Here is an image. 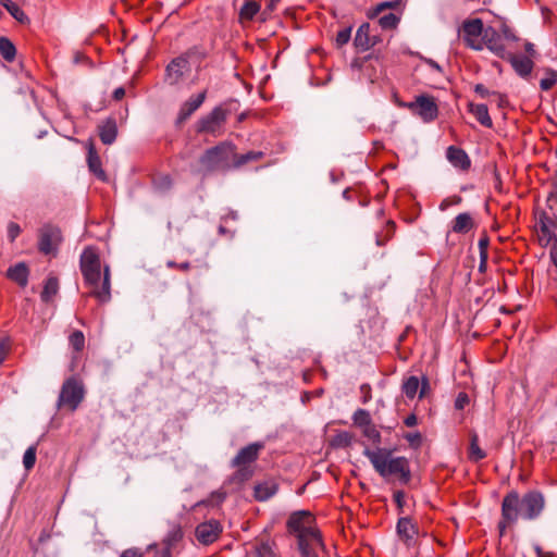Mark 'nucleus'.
Here are the masks:
<instances>
[{
    "instance_id": "nucleus-12",
    "label": "nucleus",
    "mask_w": 557,
    "mask_h": 557,
    "mask_svg": "<svg viewBox=\"0 0 557 557\" xmlns=\"http://www.w3.org/2000/svg\"><path fill=\"white\" fill-rule=\"evenodd\" d=\"M539 242L541 246L547 247L552 243L557 244L555 234L556 220L546 212H541L537 220Z\"/></svg>"
},
{
    "instance_id": "nucleus-28",
    "label": "nucleus",
    "mask_w": 557,
    "mask_h": 557,
    "mask_svg": "<svg viewBox=\"0 0 557 557\" xmlns=\"http://www.w3.org/2000/svg\"><path fill=\"white\" fill-rule=\"evenodd\" d=\"M469 436L468 459L471 462H479L486 457V453L480 447L479 436L475 432H471Z\"/></svg>"
},
{
    "instance_id": "nucleus-17",
    "label": "nucleus",
    "mask_w": 557,
    "mask_h": 557,
    "mask_svg": "<svg viewBox=\"0 0 557 557\" xmlns=\"http://www.w3.org/2000/svg\"><path fill=\"white\" fill-rule=\"evenodd\" d=\"M188 70V60L180 57L171 61L166 66V81L171 84H177Z\"/></svg>"
},
{
    "instance_id": "nucleus-45",
    "label": "nucleus",
    "mask_w": 557,
    "mask_h": 557,
    "mask_svg": "<svg viewBox=\"0 0 557 557\" xmlns=\"http://www.w3.org/2000/svg\"><path fill=\"white\" fill-rule=\"evenodd\" d=\"M21 226L15 222H10L8 224V238L10 242H14L16 237L21 234Z\"/></svg>"
},
{
    "instance_id": "nucleus-11",
    "label": "nucleus",
    "mask_w": 557,
    "mask_h": 557,
    "mask_svg": "<svg viewBox=\"0 0 557 557\" xmlns=\"http://www.w3.org/2000/svg\"><path fill=\"white\" fill-rule=\"evenodd\" d=\"M222 531L223 527L220 521L211 519L196 527L195 536L200 544L208 546L220 537Z\"/></svg>"
},
{
    "instance_id": "nucleus-29",
    "label": "nucleus",
    "mask_w": 557,
    "mask_h": 557,
    "mask_svg": "<svg viewBox=\"0 0 557 557\" xmlns=\"http://www.w3.org/2000/svg\"><path fill=\"white\" fill-rule=\"evenodd\" d=\"M59 292V281L54 276H49L44 285L40 298L44 302L49 304Z\"/></svg>"
},
{
    "instance_id": "nucleus-42",
    "label": "nucleus",
    "mask_w": 557,
    "mask_h": 557,
    "mask_svg": "<svg viewBox=\"0 0 557 557\" xmlns=\"http://www.w3.org/2000/svg\"><path fill=\"white\" fill-rule=\"evenodd\" d=\"M404 438L414 448H418L422 443V435L418 431L405 434Z\"/></svg>"
},
{
    "instance_id": "nucleus-63",
    "label": "nucleus",
    "mask_w": 557,
    "mask_h": 557,
    "mask_svg": "<svg viewBox=\"0 0 557 557\" xmlns=\"http://www.w3.org/2000/svg\"><path fill=\"white\" fill-rule=\"evenodd\" d=\"M493 95H496V92H493ZM497 96L499 97V106H503L504 97L498 94H497Z\"/></svg>"
},
{
    "instance_id": "nucleus-34",
    "label": "nucleus",
    "mask_w": 557,
    "mask_h": 557,
    "mask_svg": "<svg viewBox=\"0 0 557 557\" xmlns=\"http://www.w3.org/2000/svg\"><path fill=\"white\" fill-rule=\"evenodd\" d=\"M153 187L161 191H168L172 187V178L168 174H158L153 177Z\"/></svg>"
},
{
    "instance_id": "nucleus-3",
    "label": "nucleus",
    "mask_w": 557,
    "mask_h": 557,
    "mask_svg": "<svg viewBox=\"0 0 557 557\" xmlns=\"http://www.w3.org/2000/svg\"><path fill=\"white\" fill-rule=\"evenodd\" d=\"M79 267L86 285L90 288L89 295L99 302L106 304L111 299V274L109 265L103 268V277L101 280V262L97 249L86 247L79 260Z\"/></svg>"
},
{
    "instance_id": "nucleus-6",
    "label": "nucleus",
    "mask_w": 557,
    "mask_h": 557,
    "mask_svg": "<svg viewBox=\"0 0 557 557\" xmlns=\"http://www.w3.org/2000/svg\"><path fill=\"white\" fill-rule=\"evenodd\" d=\"M230 113L231 111L225 106H216L208 114L198 120L196 124L197 133L213 136L221 135Z\"/></svg>"
},
{
    "instance_id": "nucleus-4",
    "label": "nucleus",
    "mask_w": 557,
    "mask_h": 557,
    "mask_svg": "<svg viewBox=\"0 0 557 557\" xmlns=\"http://www.w3.org/2000/svg\"><path fill=\"white\" fill-rule=\"evenodd\" d=\"M364 456L383 479L389 480L395 478L403 485L410 482V463L406 457H394L391 450L382 448L376 450L366 449Z\"/></svg>"
},
{
    "instance_id": "nucleus-44",
    "label": "nucleus",
    "mask_w": 557,
    "mask_h": 557,
    "mask_svg": "<svg viewBox=\"0 0 557 557\" xmlns=\"http://www.w3.org/2000/svg\"><path fill=\"white\" fill-rule=\"evenodd\" d=\"M462 201V198L458 195H455V196H451V197H448V198H445L441 203H440V210L441 211H445L447 210L450 206H457L459 205L460 202Z\"/></svg>"
},
{
    "instance_id": "nucleus-35",
    "label": "nucleus",
    "mask_w": 557,
    "mask_h": 557,
    "mask_svg": "<svg viewBox=\"0 0 557 557\" xmlns=\"http://www.w3.org/2000/svg\"><path fill=\"white\" fill-rule=\"evenodd\" d=\"M400 18L394 13H388L381 16L377 21L382 29H395Z\"/></svg>"
},
{
    "instance_id": "nucleus-47",
    "label": "nucleus",
    "mask_w": 557,
    "mask_h": 557,
    "mask_svg": "<svg viewBox=\"0 0 557 557\" xmlns=\"http://www.w3.org/2000/svg\"><path fill=\"white\" fill-rule=\"evenodd\" d=\"M334 442L341 446H348L351 442V436L349 433L343 432L336 435Z\"/></svg>"
},
{
    "instance_id": "nucleus-43",
    "label": "nucleus",
    "mask_w": 557,
    "mask_h": 557,
    "mask_svg": "<svg viewBox=\"0 0 557 557\" xmlns=\"http://www.w3.org/2000/svg\"><path fill=\"white\" fill-rule=\"evenodd\" d=\"M470 403V397L467 393L460 392L455 400V408L457 410H463Z\"/></svg>"
},
{
    "instance_id": "nucleus-58",
    "label": "nucleus",
    "mask_w": 557,
    "mask_h": 557,
    "mask_svg": "<svg viewBox=\"0 0 557 557\" xmlns=\"http://www.w3.org/2000/svg\"><path fill=\"white\" fill-rule=\"evenodd\" d=\"M487 244H488L487 238H482V239H480V240H479V247H480V249H481V256H482V257H483V253H484V252H483V251H484V249L487 247Z\"/></svg>"
},
{
    "instance_id": "nucleus-24",
    "label": "nucleus",
    "mask_w": 557,
    "mask_h": 557,
    "mask_svg": "<svg viewBox=\"0 0 557 557\" xmlns=\"http://www.w3.org/2000/svg\"><path fill=\"white\" fill-rule=\"evenodd\" d=\"M474 227V221L470 213H459L451 223V232L466 234Z\"/></svg>"
},
{
    "instance_id": "nucleus-18",
    "label": "nucleus",
    "mask_w": 557,
    "mask_h": 557,
    "mask_svg": "<svg viewBox=\"0 0 557 557\" xmlns=\"http://www.w3.org/2000/svg\"><path fill=\"white\" fill-rule=\"evenodd\" d=\"M446 158L447 160L454 165L455 168L467 171L471 166V161L467 152L456 146H449L446 151Z\"/></svg>"
},
{
    "instance_id": "nucleus-62",
    "label": "nucleus",
    "mask_w": 557,
    "mask_h": 557,
    "mask_svg": "<svg viewBox=\"0 0 557 557\" xmlns=\"http://www.w3.org/2000/svg\"><path fill=\"white\" fill-rule=\"evenodd\" d=\"M550 256H552L555 267L557 268V252H552Z\"/></svg>"
},
{
    "instance_id": "nucleus-49",
    "label": "nucleus",
    "mask_w": 557,
    "mask_h": 557,
    "mask_svg": "<svg viewBox=\"0 0 557 557\" xmlns=\"http://www.w3.org/2000/svg\"><path fill=\"white\" fill-rule=\"evenodd\" d=\"M120 557H144V553L137 547H132L123 550Z\"/></svg>"
},
{
    "instance_id": "nucleus-19",
    "label": "nucleus",
    "mask_w": 557,
    "mask_h": 557,
    "mask_svg": "<svg viewBox=\"0 0 557 557\" xmlns=\"http://www.w3.org/2000/svg\"><path fill=\"white\" fill-rule=\"evenodd\" d=\"M87 163L89 170L101 181H106V172L102 169L100 157L96 150L92 139L87 141Z\"/></svg>"
},
{
    "instance_id": "nucleus-8",
    "label": "nucleus",
    "mask_w": 557,
    "mask_h": 557,
    "mask_svg": "<svg viewBox=\"0 0 557 557\" xmlns=\"http://www.w3.org/2000/svg\"><path fill=\"white\" fill-rule=\"evenodd\" d=\"M62 242L61 230L54 225L46 224L39 230L38 249L44 255H55Z\"/></svg>"
},
{
    "instance_id": "nucleus-32",
    "label": "nucleus",
    "mask_w": 557,
    "mask_h": 557,
    "mask_svg": "<svg viewBox=\"0 0 557 557\" xmlns=\"http://www.w3.org/2000/svg\"><path fill=\"white\" fill-rule=\"evenodd\" d=\"M0 4L18 22L24 23L28 21L24 11L12 0H0Z\"/></svg>"
},
{
    "instance_id": "nucleus-53",
    "label": "nucleus",
    "mask_w": 557,
    "mask_h": 557,
    "mask_svg": "<svg viewBox=\"0 0 557 557\" xmlns=\"http://www.w3.org/2000/svg\"><path fill=\"white\" fill-rule=\"evenodd\" d=\"M474 91L482 98H486L491 95L490 90L482 84H476Z\"/></svg>"
},
{
    "instance_id": "nucleus-40",
    "label": "nucleus",
    "mask_w": 557,
    "mask_h": 557,
    "mask_svg": "<svg viewBox=\"0 0 557 557\" xmlns=\"http://www.w3.org/2000/svg\"><path fill=\"white\" fill-rule=\"evenodd\" d=\"M36 462V447L30 446L26 449L23 456V465L26 470H30Z\"/></svg>"
},
{
    "instance_id": "nucleus-15",
    "label": "nucleus",
    "mask_w": 557,
    "mask_h": 557,
    "mask_svg": "<svg viewBox=\"0 0 557 557\" xmlns=\"http://www.w3.org/2000/svg\"><path fill=\"white\" fill-rule=\"evenodd\" d=\"M263 448L261 443H252L243 447L232 460V466L242 468L250 465L258 459L260 450Z\"/></svg>"
},
{
    "instance_id": "nucleus-52",
    "label": "nucleus",
    "mask_w": 557,
    "mask_h": 557,
    "mask_svg": "<svg viewBox=\"0 0 557 557\" xmlns=\"http://www.w3.org/2000/svg\"><path fill=\"white\" fill-rule=\"evenodd\" d=\"M10 349V345L5 339L0 341V364L4 361L5 356Z\"/></svg>"
},
{
    "instance_id": "nucleus-39",
    "label": "nucleus",
    "mask_w": 557,
    "mask_h": 557,
    "mask_svg": "<svg viewBox=\"0 0 557 557\" xmlns=\"http://www.w3.org/2000/svg\"><path fill=\"white\" fill-rule=\"evenodd\" d=\"M362 433L372 443H381V434L373 423H370L369 425L364 426Z\"/></svg>"
},
{
    "instance_id": "nucleus-25",
    "label": "nucleus",
    "mask_w": 557,
    "mask_h": 557,
    "mask_svg": "<svg viewBox=\"0 0 557 557\" xmlns=\"http://www.w3.org/2000/svg\"><path fill=\"white\" fill-rule=\"evenodd\" d=\"M469 112L476 119V121L485 126L491 128L493 126V121L490 116L488 109L486 104L483 103H469Z\"/></svg>"
},
{
    "instance_id": "nucleus-7",
    "label": "nucleus",
    "mask_w": 557,
    "mask_h": 557,
    "mask_svg": "<svg viewBox=\"0 0 557 557\" xmlns=\"http://www.w3.org/2000/svg\"><path fill=\"white\" fill-rule=\"evenodd\" d=\"M84 398L83 385L74 377L67 379L61 388L58 405L74 411Z\"/></svg>"
},
{
    "instance_id": "nucleus-13",
    "label": "nucleus",
    "mask_w": 557,
    "mask_h": 557,
    "mask_svg": "<svg viewBox=\"0 0 557 557\" xmlns=\"http://www.w3.org/2000/svg\"><path fill=\"white\" fill-rule=\"evenodd\" d=\"M396 532L400 541L408 547L412 546L416 542L419 529L418 524L409 517H401L396 524Z\"/></svg>"
},
{
    "instance_id": "nucleus-59",
    "label": "nucleus",
    "mask_w": 557,
    "mask_h": 557,
    "mask_svg": "<svg viewBox=\"0 0 557 557\" xmlns=\"http://www.w3.org/2000/svg\"><path fill=\"white\" fill-rule=\"evenodd\" d=\"M83 60L87 61L88 59H87V57H85V54L77 52L75 54V59H74L75 63H79Z\"/></svg>"
},
{
    "instance_id": "nucleus-64",
    "label": "nucleus",
    "mask_w": 557,
    "mask_h": 557,
    "mask_svg": "<svg viewBox=\"0 0 557 557\" xmlns=\"http://www.w3.org/2000/svg\"><path fill=\"white\" fill-rule=\"evenodd\" d=\"M348 193H349V190H345V191H344V197H345V198H348Z\"/></svg>"
},
{
    "instance_id": "nucleus-31",
    "label": "nucleus",
    "mask_w": 557,
    "mask_h": 557,
    "mask_svg": "<svg viewBox=\"0 0 557 557\" xmlns=\"http://www.w3.org/2000/svg\"><path fill=\"white\" fill-rule=\"evenodd\" d=\"M260 11V4L257 1L247 0L239 11L242 21H251Z\"/></svg>"
},
{
    "instance_id": "nucleus-51",
    "label": "nucleus",
    "mask_w": 557,
    "mask_h": 557,
    "mask_svg": "<svg viewBox=\"0 0 557 557\" xmlns=\"http://www.w3.org/2000/svg\"><path fill=\"white\" fill-rule=\"evenodd\" d=\"M394 502L396 503L398 509L403 511V507L405 504V493L403 491H396L393 495Z\"/></svg>"
},
{
    "instance_id": "nucleus-21",
    "label": "nucleus",
    "mask_w": 557,
    "mask_h": 557,
    "mask_svg": "<svg viewBox=\"0 0 557 557\" xmlns=\"http://www.w3.org/2000/svg\"><path fill=\"white\" fill-rule=\"evenodd\" d=\"M98 135L104 145H111L117 136V126L114 119H108L98 125Z\"/></svg>"
},
{
    "instance_id": "nucleus-38",
    "label": "nucleus",
    "mask_w": 557,
    "mask_h": 557,
    "mask_svg": "<svg viewBox=\"0 0 557 557\" xmlns=\"http://www.w3.org/2000/svg\"><path fill=\"white\" fill-rule=\"evenodd\" d=\"M69 343L77 352L82 351L85 346V336L82 331H74L70 337Z\"/></svg>"
},
{
    "instance_id": "nucleus-46",
    "label": "nucleus",
    "mask_w": 557,
    "mask_h": 557,
    "mask_svg": "<svg viewBox=\"0 0 557 557\" xmlns=\"http://www.w3.org/2000/svg\"><path fill=\"white\" fill-rule=\"evenodd\" d=\"M400 5V0L385 1L376 5L375 13H380L386 9H396Z\"/></svg>"
},
{
    "instance_id": "nucleus-27",
    "label": "nucleus",
    "mask_w": 557,
    "mask_h": 557,
    "mask_svg": "<svg viewBox=\"0 0 557 557\" xmlns=\"http://www.w3.org/2000/svg\"><path fill=\"white\" fill-rule=\"evenodd\" d=\"M264 157L262 151H248L246 153L238 154L236 149L234 150L233 169H238L250 162H257Z\"/></svg>"
},
{
    "instance_id": "nucleus-56",
    "label": "nucleus",
    "mask_w": 557,
    "mask_h": 557,
    "mask_svg": "<svg viewBox=\"0 0 557 557\" xmlns=\"http://www.w3.org/2000/svg\"><path fill=\"white\" fill-rule=\"evenodd\" d=\"M524 50L529 54L528 57L532 59L535 54L534 46L531 42H525Z\"/></svg>"
},
{
    "instance_id": "nucleus-37",
    "label": "nucleus",
    "mask_w": 557,
    "mask_h": 557,
    "mask_svg": "<svg viewBox=\"0 0 557 557\" xmlns=\"http://www.w3.org/2000/svg\"><path fill=\"white\" fill-rule=\"evenodd\" d=\"M352 421L362 429L372 423L370 413L364 409H357L352 416Z\"/></svg>"
},
{
    "instance_id": "nucleus-5",
    "label": "nucleus",
    "mask_w": 557,
    "mask_h": 557,
    "mask_svg": "<svg viewBox=\"0 0 557 557\" xmlns=\"http://www.w3.org/2000/svg\"><path fill=\"white\" fill-rule=\"evenodd\" d=\"M235 146L228 141H222L207 149L199 158V164L206 172L228 171L233 169Z\"/></svg>"
},
{
    "instance_id": "nucleus-30",
    "label": "nucleus",
    "mask_w": 557,
    "mask_h": 557,
    "mask_svg": "<svg viewBox=\"0 0 557 557\" xmlns=\"http://www.w3.org/2000/svg\"><path fill=\"white\" fill-rule=\"evenodd\" d=\"M0 54L7 62H13L15 59L16 48L7 37H0Z\"/></svg>"
},
{
    "instance_id": "nucleus-10",
    "label": "nucleus",
    "mask_w": 557,
    "mask_h": 557,
    "mask_svg": "<svg viewBox=\"0 0 557 557\" xmlns=\"http://www.w3.org/2000/svg\"><path fill=\"white\" fill-rule=\"evenodd\" d=\"M484 30V25L481 18H470L462 23V39L468 47L481 50L482 42L480 37Z\"/></svg>"
},
{
    "instance_id": "nucleus-20",
    "label": "nucleus",
    "mask_w": 557,
    "mask_h": 557,
    "mask_svg": "<svg viewBox=\"0 0 557 557\" xmlns=\"http://www.w3.org/2000/svg\"><path fill=\"white\" fill-rule=\"evenodd\" d=\"M508 60L516 73L521 77L529 76L534 66L532 59L522 54H511Z\"/></svg>"
},
{
    "instance_id": "nucleus-33",
    "label": "nucleus",
    "mask_w": 557,
    "mask_h": 557,
    "mask_svg": "<svg viewBox=\"0 0 557 557\" xmlns=\"http://www.w3.org/2000/svg\"><path fill=\"white\" fill-rule=\"evenodd\" d=\"M257 557H276L275 544L270 541H261L256 545Z\"/></svg>"
},
{
    "instance_id": "nucleus-2",
    "label": "nucleus",
    "mask_w": 557,
    "mask_h": 557,
    "mask_svg": "<svg viewBox=\"0 0 557 557\" xmlns=\"http://www.w3.org/2000/svg\"><path fill=\"white\" fill-rule=\"evenodd\" d=\"M286 528L290 534L297 537L298 548L302 557H319L318 552L324 549V543L317 528L315 518L309 510L290 513Z\"/></svg>"
},
{
    "instance_id": "nucleus-14",
    "label": "nucleus",
    "mask_w": 557,
    "mask_h": 557,
    "mask_svg": "<svg viewBox=\"0 0 557 557\" xmlns=\"http://www.w3.org/2000/svg\"><path fill=\"white\" fill-rule=\"evenodd\" d=\"M207 98V90L199 92L198 95L191 96L187 99L180 108L176 123H185L205 102Z\"/></svg>"
},
{
    "instance_id": "nucleus-9",
    "label": "nucleus",
    "mask_w": 557,
    "mask_h": 557,
    "mask_svg": "<svg viewBox=\"0 0 557 557\" xmlns=\"http://www.w3.org/2000/svg\"><path fill=\"white\" fill-rule=\"evenodd\" d=\"M404 106L419 115L424 122H432L438 115V107L431 96L420 95L416 97L414 101Z\"/></svg>"
},
{
    "instance_id": "nucleus-1",
    "label": "nucleus",
    "mask_w": 557,
    "mask_h": 557,
    "mask_svg": "<svg viewBox=\"0 0 557 557\" xmlns=\"http://www.w3.org/2000/svg\"><path fill=\"white\" fill-rule=\"evenodd\" d=\"M546 507L544 494L537 490H531L522 496L512 490L502 500V517L498 521L499 534L504 535L507 528L515 525L519 518L528 521L539 519Z\"/></svg>"
},
{
    "instance_id": "nucleus-41",
    "label": "nucleus",
    "mask_w": 557,
    "mask_h": 557,
    "mask_svg": "<svg viewBox=\"0 0 557 557\" xmlns=\"http://www.w3.org/2000/svg\"><path fill=\"white\" fill-rule=\"evenodd\" d=\"M351 26H348L344 29H341L337 35H336V38H335V45L337 48H342L343 46H345L346 44H348V41L350 40V37H351Z\"/></svg>"
},
{
    "instance_id": "nucleus-60",
    "label": "nucleus",
    "mask_w": 557,
    "mask_h": 557,
    "mask_svg": "<svg viewBox=\"0 0 557 557\" xmlns=\"http://www.w3.org/2000/svg\"><path fill=\"white\" fill-rule=\"evenodd\" d=\"M281 0H269V3H268V9L270 11H273L275 8H276V4L280 2Z\"/></svg>"
},
{
    "instance_id": "nucleus-16",
    "label": "nucleus",
    "mask_w": 557,
    "mask_h": 557,
    "mask_svg": "<svg viewBox=\"0 0 557 557\" xmlns=\"http://www.w3.org/2000/svg\"><path fill=\"white\" fill-rule=\"evenodd\" d=\"M428 388L429 380L426 377H423L420 384V380L414 375L407 377L401 385V391L404 395L410 400L413 399L418 393L419 398H423L426 394Z\"/></svg>"
},
{
    "instance_id": "nucleus-23",
    "label": "nucleus",
    "mask_w": 557,
    "mask_h": 557,
    "mask_svg": "<svg viewBox=\"0 0 557 557\" xmlns=\"http://www.w3.org/2000/svg\"><path fill=\"white\" fill-rule=\"evenodd\" d=\"M278 485L272 481H263L256 484L253 496L258 502H265L276 494Z\"/></svg>"
},
{
    "instance_id": "nucleus-22",
    "label": "nucleus",
    "mask_w": 557,
    "mask_h": 557,
    "mask_svg": "<svg viewBox=\"0 0 557 557\" xmlns=\"http://www.w3.org/2000/svg\"><path fill=\"white\" fill-rule=\"evenodd\" d=\"M355 46L362 51L369 50L375 45V39L370 36V24L363 23L359 26L355 40Z\"/></svg>"
},
{
    "instance_id": "nucleus-55",
    "label": "nucleus",
    "mask_w": 557,
    "mask_h": 557,
    "mask_svg": "<svg viewBox=\"0 0 557 557\" xmlns=\"http://www.w3.org/2000/svg\"><path fill=\"white\" fill-rule=\"evenodd\" d=\"M125 96V89L123 87H119L116 88L114 91H113V98L114 100L116 101H120L124 98Z\"/></svg>"
},
{
    "instance_id": "nucleus-57",
    "label": "nucleus",
    "mask_w": 557,
    "mask_h": 557,
    "mask_svg": "<svg viewBox=\"0 0 557 557\" xmlns=\"http://www.w3.org/2000/svg\"><path fill=\"white\" fill-rule=\"evenodd\" d=\"M160 557H172L171 545L168 544L160 553Z\"/></svg>"
},
{
    "instance_id": "nucleus-26",
    "label": "nucleus",
    "mask_w": 557,
    "mask_h": 557,
    "mask_svg": "<svg viewBox=\"0 0 557 557\" xmlns=\"http://www.w3.org/2000/svg\"><path fill=\"white\" fill-rule=\"evenodd\" d=\"M28 274V268L22 262L9 268L8 270V277L22 287L27 285Z\"/></svg>"
},
{
    "instance_id": "nucleus-54",
    "label": "nucleus",
    "mask_w": 557,
    "mask_h": 557,
    "mask_svg": "<svg viewBox=\"0 0 557 557\" xmlns=\"http://www.w3.org/2000/svg\"><path fill=\"white\" fill-rule=\"evenodd\" d=\"M404 423L406 426L408 428H412L414 425H417L418 423V418L414 413H411L409 414L405 420H404Z\"/></svg>"
},
{
    "instance_id": "nucleus-48",
    "label": "nucleus",
    "mask_w": 557,
    "mask_h": 557,
    "mask_svg": "<svg viewBox=\"0 0 557 557\" xmlns=\"http://www.w3.org/2000/svg\"><path fill=\"white\" fill-rule=\"evenodd\" d=\"M166 267L169 269H177L180 271L186 272L190 269V263L188 261L177 263L175 261H168Z\"/></svg>"
},
{
    "instance_id": "nucleus-50",
    "label": "nucleus",
    "mask_w": 557,
    "mask_h": 557,
    "mask_svg": "<svg viewBox=\"0 0 557 557\" xmlns=\"http://www.w3.org/2000/svg\"><path fill=\"white\" fill-rule=\"evenodd\" d=\"M360 393L362 395L361 400H362L363 404H367L371 399V397H372V395H371V386L369 384H362L360 386Z\"/></svg>"
},
{
    "instance_id": "nucleus-61",
    "label": "nucleus",
    "mask_w": 557,
    "mask_h": 557,
    "mask_svg": "<svg viewBox=\"0 0 557 557\" xmlns=\"http://www.w3.org/2000/svg\"><path fill=\"white\" fill-rule=\"evenodd\" d=\"M428 64L437 71H442L441 66L433 60H429Z\"/></svg>"
},
{
    "instance_id": "nucleus-36",
    "label": "nucleus",
    "mask_w": 557,
    "mask_h": 557,
    "mask_svg": "<svg viewBox=\"0 0 557 557\" xmlns=\"http://www.w3.org/2000/svg\"><path fill=\"white\" fill-rule=\"evenodd\" d=\"M545 74L546 76L540 82V87L542 90L547 91L557 84V72L552 69H547Z\"/></svg>"
}]
</instances>
